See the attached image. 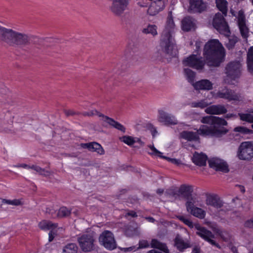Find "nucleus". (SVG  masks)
<instances>
[{"instance_id":"1","label":"nucleus","mask_w":253,"mask_h":253,"mask_svg":"<svg viewBox=\"0 0 253 253\" xmlns=\"http://www.w3.org/2000/svg\"><path fill=\"white\" fill-rule=\"evenodd\" d=\"M202 57L191 54L183 60L185 66H189L197 70H202L206 64L210 67H218L225 58V51L217 40H211L205 45Z\"/></svg>"},{"instance_id":"2","label":"nucleus","mask_w":253,"mask_h":253,"mask_svg":"<svg viewBox=\"0 0 253 253\" xmlns=\"http://www.w3.org/2000/svg\"><path fill=\"white\" fill-rule=\"evenodd\" d=\"M201 122L206 125H201L197 132L183 131L180 133L181 138L188 141H198L199 135L203 137H221L228 130L224 126L227 122L223 118L212 116H207L202 118Z\"/></svg>"},{"instance_id":"3","label":"nucleus","mask_w":253,"mask_h":253,"mask_svg":"<svg viewBox=\"0 0 253 253\" xmlns=\"http://www.w3.org/2000/svg\"><path fill=\"white\" fill-rule=\"evenodd\" d=\"M30 35L0 26V40L10 46L23 47L30 44Z\"/></svg>"},{"instance_id":"4","label":"nucleus","mask_w":253,"mask_h":253,"mask_svg":"<svg viewBox=\"0 0 253 253\" xmlns=\"http://www.w3.org/2000/svg\"><path fill=\"white\" fill-rule=\"evenodd\" d=\"M167 33L161 36L160 45L166 57L171 59L178 54V50L172 36H168Z\"/></svg>"},{"instance_id":"5","label":"nucleus","mask_w":253,"mask_h":253,"mask_svg":"<svg viewBox=\"0 0 253 253\" xmlns=\"http://www.w3.org/2000/svg\"><path fill=\"white\" fill-rule=\"evenodd\" d=\"M224 16V14L220 13H216L213 19L212 25L220 34L229 37L230 31Z\"/></svg>"},{"instance_id":"6","label":"nucleus","mask_w":253,"mask_h":253,"mask_svg":"<svg viewBox=\"0 0 253 253\" xmlns=\"http://www.w3.org/2000/svg\"><path fill=\"white\" fill-rule=\"evenodd\" d=\"M78 242L81 250L84 252H89L96 249V241L91 234H83L78 238Z\"/></svg>"},{"instance_id":"7","label":"nucleus","mask_w":253,"mask_h":253,"mask_svg":"<svg viewBox=\"0 0 253 253\" xmlns=\"http://www.w3.org/2000/svg\"><path fill=\"white\" fill-rule=\"evenodd\" d=\"M237 156L241 160H251L253 158V142H242L238 149Z\"/></svg>"},{"instance_id":"8","label":"nucleus","mask_w":253,"mask_h":253,"mask_svg":"<svg viewBox=\"0 0 253 253\" xmlns=\"http://www.w3.org/2000/svg\"><path fill=\"white\" fill-rule=\"evenodd\" d=\"M82 115L84 116L91 117L94 115H97L99 117L102 118V120L107 122L109 125L113 126V127L123 132H125L126 128L122 124L118 122L115 121L114 119L109 118L108 116H105L102 113L99 112L96 110H91L88 112H84L82 113Z\"/></svg>"},{"instance_id":"9","label":"nucleus","mask_w":253,"mask_h":253,"mask_svg":"<svg viewBox=\"0 0 253 253\" xmlns=\"http://www.w3.org/2000/svg\"><path fill=\"white\" fill-rule=\"evenodd\" d=\"M98 240L100 244L108 250L112 251L117 248V243L111 231L105 230L103 232Z\"/></svg>"},{"instance_id":"10","label":"nucleus","mask_w":253,"mask_h":253,"mask_svg":"<svg viewBox=\"0 0 253 253\" xmlns=\"http://www.w3.org/2000/svg\"><path fill=\"white\" fill-rule=\"evenodd\" d=\"M195 228L197 230L196 233L197 235L206 241L209 242L211 245L218 249H220V245L213 240V239L215 238V236L211 231L208 230L204 227H201L199 224L195 225Z\"/></svg>"},{"instance_id":"11","label":"nucleus","mask_w":253,"mask_h":253,"mask_svg":"<svg viewBox=\"0 0 253 253\" xmlns=\"http://www.w3.org/2000/svg\"><path fill=\"white\" fill-rule=\"evenodd\" d=\"M129 3V0H113L110 10L115 16H120L127 9Z\"/></svg>"},{"instance_id":"12","label":"nucleus","mask_w":253,"mask_h":253,"mask_svg":"<svg viewBox=\"0 0 253 253\" xmlns=\"http://www.w3.org/2000/svg\"><path fill=\"white\" fill-rule=\"evenodd\" d=\"M241 72V64L239 61H231L225 67V74L228 77L233 80L239 78Z\"/></svg>"},{"instance_id":"13","label":"nucleus","mask_w":253,"mask_h":253,"mask_svg":"<svg viewBox=\"0 0 253 253\" xmlns=\"http://www.w3.org/2000/svg\"><path fill=\"white\" fill-rule=\"evenodd\" d=\"M217 96L220 98L230 101L242 100V96L240 93H236L234 90L227 87H224L217 92Z\"/></svg>"},{"instance_id":"14","label":"nucleus","mask_w":253,"mask_h":253,"mask_svg":"<svg viewBox=\"0 0 253 253\" xmlns=\"http://www.w3.org/2000/svg\"><path fill=\"white\" fill-rule=\"evenodd\" d=\"M211 168L216 171L227 173L229 171L228 165L224 160L217 158H212L208 161Z\"/></svg>"},{"instance_id":"15","label":"nucleus","mask_w":253,"mask_h":253,"mask_svg":"<svg viewBox=\"0 0 253 253\" xmlns=\"http://www.w3.org/2000/svg\"><path fill=\"white\" fill-rule=\"evenodd\" d=\"M189 7L188 11L190 13H201L205 11L207 7L206 2L203 0H188Z\"/></svg>"},{"instance_id":"16","label":"nucleus","mask_w":253,"mask_h":253,"mask_svg":"<svg viewBox=\"0 0 253 253\" xmlns=\"http://www.w3.org/2000/svg\"><path fill=\"white\" fill-rule=\"evenodd\" d=\"M158 121L167 126L175 125L178 123L177 120L173 115L163 110L159 111Z\"/></svg>"},{"instance_id":"17","label":"nucleus","mask_w":253,"mask_h":253,"mask_svg":"<svg viewBox=\"0 0 253 253\" xmlns=\"http://www.w3.org/2000/svg\"><path fill=\"white\" fill-rule=\"evenodd\" d=\"M238 25L242 38L247 40L249 36V29L246 25L245 16L240 12L238 17Z\"/></svg>"},{"instance_id":"18","label":"nucleus","mask_w":253,"mask_h":253,"mask_svg":"<svg viewBox=\"0 0 253 253\" xmlns=\"http://www.w3.org/2000/svg\"><path fill=\"white\" fill-rule=\"evenodd\" d=\"M173 241L174 247L180 252H183L186 249L192 247L189 241L184 240L179 234L176 235Z\"/></svg>"},{"instance_id":"19","label":"nucleus","mask_w":253,"mask_h":253,"mask_svg":"<svg viewBox=\"0 0 253 253\" xmlns=\"http://www.w3.org/2000/svg\"><path fill=\"white\" fill-rule=\"evenodd\" d=\"M167 0H155L148 8L147 12L150 15H155L165 7Z\"/></svg>"},{"instance_id":"20","label":"nucleus","mask_w":253,"mask_h":253,"mask_svg":"<svg viewBox=\"0 0 253 253\" xmlns=\"http://www.w3.org/2000/svg\"><path fill=\"white\" fill-rule=\"evenodd\" d=\"M81 146L84 149H87L90 151L96 152L101 155L105 154V151L102 146L96 142L81 143Z\"/></svg>"},{"instance_id":"21","label":"nucleus","mask_w":253,"mask_h":253,"mask_svg":"<svg viewBox=\"0 0 253 253\" xmlns=\"http://www.w3.org/2000/svg\"><path fill=\"white\" fill-rule=\"evenodd\" d=\"M205 112L210 115H221L225 114L227 110L223 105H213L207 107Z\"/></svg>"},{"instance_id":"22","label":"nucleus","mask_w":253,"mask_h":253,"mask_svg":"<svg viewBox=\"0 0 253 253\" xmlns=\"http://www.w3.org/2000/svg\"><path fill=\"white\" fill-rule=\"evenodd\" d=\"M193 86L196 90H210L213 88V84L209 80L203 79L193 84Z\"/></svg>"},{"instance_id":"23","label":"nucleus","mask_w":253,"mask_h":253,"mask_svg":"<svg viewBox=\"0 0 253 253\" xmlns=\"http://www.w3.org/2000/svg\"><path fill=\"white\" fill-rule=\"evenodd\" d=\"M208 157L206 155L197 152H195L192 157V162L196 165L200 167H203L206 165V162Z\"/></svg>"},{"instance_id":"24","label":"nucleus","mask_w":253,"mask_h":253,"mask_svg":"<svg viewBox=\"0 0 253 253\" xmlns=\"http://www.w3.org/2000/svg\"><path fill=\"white\" fill-rule=\"evenodd\" d=\"M195 20L190 17H185L182 20V29L183 31L188 32L194 29L195 26Z\"/></svg>"},{"instance_id":"25","label":"nucleus","mask_w":253,"mask_h":253,"mask_svg":"<svg viewBox=\"0 0 253 253\" xmlns=\"http://www.w3.org/2000/svg\"><path fill=\"white\" fill-rule=\"evenodd\" d=\"M206 204L216 209L220 208L223 206L222 201L216 195H211L207 197Z\"/></svg>"},{"instance_id":"26","label":"nucleus","mask_w":253,"mask_h":253,"mask_svg":"<svg viewBox=\"0 0 253 253\" xmlns=\"http://www.w3.org/2000/svg\"><path fill=\"white\" fill-rule=\"evenodd\" d=\"M174 27L175 24L172 16H169L167 19L165 28L163 31L161 36H163L164 35H165V32L167 33V34H168V36L169 35V36H172V34L173 32Z\"/></svg>"},{"instance_id":"27","label":"nucleus","mask_w":253,"mask_h":253,"mask_svg":"<svg viewBox=\"0 0 253 253\" xmlns=\"http://www.w3.org/2000/svg\"><path fill=\"white\" fill-rule=\"evenodd\" d=\"M193 192V187L191 185H187L185 184L181 185L179 188L178 192L183 195L187 199L192 197V193Z\"/></svg>"},{"instance_id":"28","label":"nucleus","mask_w":253,"mask_h":253,"mask_svg":"<svg viewBox=\"0 0 253 253\" xmlns=\"http://www.w3.org/2000/svg\"><path fill=\"white\" fill-rule=\"evenodd\" d=\"M30 44L33 43L38 46H44L46 45L45 42H49L50 40L49 38H41L38 37L30 35Z\"/></svg>"},{"instance_id":"29","label":"nucleus","mask_w":253,"mask_h":253,"mask_svg":"<svg viewBox=\"0 0 253 253\" xmlns=\"http://www.w3.org/2000/svg\"><path fill=\"white\" fill-rule=\"evenodd\" d=\"M38 226L39 228L43 230H53L57 227L58 224L52 223L51 221L46 220H43L40 222Z\"/></svg>"},{"instance_id":"30","label":"nucleus","mask_w":253,"mask_h":253,"mask_svg":"<svg viewBox=\"0 0 253 253\" xmlns=\"http://www.w3.org/2000/svg\"><path fill=\"white\" fill-rule=\"evenodd\" d=\"M152 248L159 249L165 253H169L166 244L163 243L159 241L157 239H152L151 243Z\"/></svg>"},{"instance_id":"31","label":"nucleus","mask_w":253,"mask_h":253,"mask_svg":"<svg viewBox=\"0 0 253 253\" xmlns=\"http://www.w3.org/2000/svg\"><path fill=\"white\" fill-rule=\"evenodd\" d=\"M247 63L249 71L253 74V46L249 48L248 52Z\"/></svg>"},{"instance_id":"32","label":"nucleus","mask_w":253,"mask_h":253,"mask_svg":"<svg viewBox=\"0 0 253 253\" xmlns=\"http://www.w3.org/2000/svg\"><path fill=\"white\" fill-rule=\"evenodd\" d=\"M216 6L222 12L221 14L225 16L227 15V2L226 0H216Z\"/></svg>"},{"instance_id":"33","label":"nucleus","mask_w":253,"mask_h":253,"mask_svg":"<svg viewBox=\"0 0 253 253\" xmlns=\"http://www.w3.org/2000/svg\"><path fill=\"white\" fill-rule=\"evenodd\" d=\"M184 74L188 82L193 85L194 84L195 78L196 73L192 70L188 68H185L184 69Z\"/></svg>"},{"instance_id":"34","label":"nucleus","mask_w":253,"mask_h":253,"mask_svg":"<svg viewBox=\"0 0 253 253\" xmlns=\"http://www.w3.org/2000/svg\"><path fill=\"white\" fill-rule=\"evenodd\" d=\"M78 247L75 243L67 244L63 249V253H77Z\"/></svg>"},{"instance_id":"35","label":"nucleus","mask_w":253,"mask_h":253,"mask_svg":"<svg viewBox=\"0 0 253 253\" xmlns=\"http://www.w3.org/2000/svg\"><path fill=\"white\" fill-rule=\"evenodd\" d=\"M71 213V210L66 207H61L57 211V218H64L69 216Z\"/></svg>"},{"instance_id":"36","label":"nucleus","mask_w":253,"mask_h":253,"mask_svg":"<svg viewBox=\"0 0 253 253\" xmlns=\"http://www.w3.org/2000/svg\"><path fill=\"white\" fill-rule=\"evenodd\" d=\"M190 213L200 219L204 218L206 215V211L198 207H196L194 210H192Z\"/></svg>"},{"instance_id":"37","label":"nucleus","mask_w":253,"mask_h":253,"mask_svg":"<svg viewBox=\"0 0 253 253\" xmlns=\"http://www.w3.org/2000/svg\"><path fill=\"white\" fill-rule=\"evenodd\" d=\"M157 29V27L155 25L150 24L146 28L142 30V33L146 34H151L153 36H155L158 34Z\"/></svg>"},{"instance_id":"38","label":"nucleus","mask_w":253,"mask_h":253,"mask_svg":"<svg viewBox=\"0 0 253 253\" xmlns=\"http://www.w3.org/2000/svg\"><path fill=\"white\" fill-rule=\"evenodd\" d=\"M238 41V38L236 36H231L229 37L227 42L225 43L226 47L229 49H233L236 43Z\"/></svg>"},{"instance_id":"39","label":"nucleus","mask_w":253,"mask_h":253,"mask_svg":"<svg viewBox=\"0 0 253 253\" xmlns=\"http://www.w3.org/2000/svg\"><path fill=\"white\" fill-rule=\"evenodd\" d=\"M121 141L123 142L128 146L132 145L134 143V138L128 135H124L119 138Z\"/></svg>"},{"instance_id":"40","label":"nucleus","mask_w":253,"mask_h":253,"mask_svg":"<svg viewBox=\"0 0 253 253\" xmlns=\"http://www.w3.org/2000/svg\"><path fill=\"white\" fill-rule=\"evenodd\" d=\"M238 116L242 121L253 123V115L252 114L239 113Z\"/></svg>"},{"instance_id":"41","label":"nucleus","mask_w":253,"mask_h":253,"mask_svg":"<svg viewBox=\"0 0 253 253\" xmlns=\"http://www.w3.org/2000/svg\"><path fill=\"white\" fill-rule=\"evenodd\" d=\"M186 203L187 211L191 213L192 210H194L196 207L194 206L195 201L193 197H190Z\"/></svg>"},{"instance_id":"42","label":"nucleus","mask_w":253,"mask_h":253,"mask_svg":"<svg viewBox=\"0 0 253 253\" xmlns=\"http://www.w3.org/2000/svg\"><path fill=\"white\" fill-rule=\"evenodd\" d=\"M2 203L6 204L8 205H11L13 206H20L22 205L21 201L19 199H14L12 200L3 199L2 201Z\"/></svg>"},{"instance_id":"43","label":"nucleus","mask_w":253,"mask_h":253,"mask_svg":"<svg viewBox=\"0 0 253 253\" xmlns=\"http://www.w3.org/2000/svg\"><path fill=\"white\" fill-rule=\"evenodd\" d=\"M234 131L235 132H239L243 134H251L253 130L248 129L244 126H237L234 128Z\"/></svg>"},{"instance_id":"44","label":"nucleus","mask_w":253,"mask_h":253,"mask_svg":"<svg viewBox=\"0 0 253 253\" xmlns=\"http://www.w3.org/2000/svg\"><path fill=\"white\" fill-rule=\"evenodd\" d=\"M177 217L178 219L183 222L185 224H186L189 227H193L192 222L189 219L186 218L185 216L183 215H179L177 216Z\"/></svg>"},{"instance_id":"45","label":"nucleus","mask_w":253,"mask_h":253,"mask_svg":"<svg viewBox=\"0 0 253 253\" xmlns=\"http://www.w3.org/2000/svg\"><path fill=\"white\" fill-rule=\"evenodd\" d=\"M193 106L194 107L204 108L208 106V103L204 101H201L199 102L193 103Z\"/></svg>"},{"instance_id":"46","label":"nucleus","mask_w":253,"mask_h":253,"mask_svg":"<svg viewBox=\"0 0 253 253\" xmlns=\"http://www.w3.org/2000/svg\"><path fill=\"white\" fill-rule=\"evenodd\" d=\"M149 147L150 148L151 150L152 151V152H148V153L150 155H154L155 156H159V155H161V154H162V153L161 152H160L159 151H158L157 149H156L154 146L149 145Z\"/></svg>"},{"instance_id":"47","label":"nucleus","mask_w":253,"mask_h":253,"mask_svg":"<svg viewBox=\"0 0 253 253\" xmlns=\"http://www.w3.org/2000/svg\"><path fill=\"white\" fill-rule=\"evenodd\" d=\"M64 113L67 117H69L71 116H74L75 115H79L81 113L79 112H75L73 110H64Z\"/></svg>"},{"instance_id":"48","label":"nucleus","mask_w":253,"mask_h":253,"mask_svg":"<svg viewBox=\"0 0 253 253\" xmlns=\"http://www.w3.org/2000/svg\"><path fill=\"white\" fill-rule=\"evenodd\" d=\"M46 212L50 214L51 217L53 218H57V211L54 209L47 208L46 209Z\"/></svg>"},{"instance_id":"49","label":"nucleus","mask_w":253,"mask_h":253,"mask_svg":"<svg viewBox=\"0 0 253 253\" xmlns=\"http://www.w3.org/2000/svg\"><path fill=\"white\" fill-rule=\"evenodd\" d=\"M149 247V244L146 240H141L139 242V247L137 248V249H142V248H145Z\"/></svg>"},{"instance_id":"50","label":"nucleus","mask_w":253,"mask_h":253,"mask_svg":"<svg viewBox=\"0 0 253 253\" xmlns=\"http://www.w3.org/2000/svg\"><path fill=\"white\" fill-rule=\"evenodd\" d=\"M244 226L250 228H253V217L245 222Z\"/></svg>"},{"instance_id":"51","label":"nucleus","mask_w":253,"mask_h":253,"mask_svg":"<svg viewBox=\"0 0 253 253\" xmlns=\"http://www.w3.org/2000/svg\"><path fill=\"white\" fill-rule=\"evenodd\" d=\"M31 169H34V170L36 171L37 172H39L40 174L42 173V171H44V169H42L40 167L36 165H32L31 167Z\"/></svg>"},{"instance_id":"52","label":"nucleus","mask_w":253,"mask_h":253,"mask_svg":"<svg viewBox=\"0 0 253 253\" xmlns=\"http://www.w3.org/2000/svg\"><path fill=\"white\" fill-rule=\"evenodd\" d=\"M15 167L17 168H23L24 169H31V167L27 164H18L17 165L14 166Z\"/></svg>"},{"instance_id":"53","label":"nucleus","mask_w":253,"mask_h":253,"mask_svg":"<svg viewBox=\"0 0 253 253\" xmlns=\"http://www.w3.org/2000/svg\"><path fill=\"white\" fill-rule=\"evenodd\" d=\"M126 215L128 216H132L133 217H135L137 216L136 212L133 211H129L126 213Z\"/></svg>"},{"instance_id":"54","label":"nucleus","mask_w":253,"mask_h":253,"mask_svg":"<svg viewBox=\"0 0 253 253\" xmlns=\"http://www.w3.org/2000/svg\"><path fill=\"white\" fill-rule=\"evenodd\" d=\"M134 141H135V142L138 143L140 144V146H141V147L144 146L145 145L144 142H143L139 138H137V137L134 138Z\"/></svg>"},{"instance_id":"55","label":"nucleus","mask_w":253,"mask_h":253,"mask_svg":"<svg viewBox=\"0 0 253 253\" xmlns=\"http://www.w3.org/2000/svg\"><path fill=\"white\" fill-rule=\"evenodd\" d=\"M171 163L175 164L176 165H179L181 164V161L179 160L173 159L172 158L171 160H170V162Z\"/></svg>"},{"instance_id":"56","label":"nucleus","mask_w":253,"mask_h":253,"mask_svg":"<svg viewBox=\"0 0 253 253\" xmlns=\"http://www.w3.org/2000/svg\"><path fill=\"white\" fill-rule=\"evenodd\" d=\"M51 172L50 171L46 170L44 169V171H42V173H41V175H42L44 176H49L51 174Z\"/></svg>"},{"instance_id":"57","label":"nucleus","mask_w":253,"mask_h":253,"mask_svg":"<svg viewBox=\"0 0 253 253\" xmlns=\"http://www.w3.org/2000/svg\"><path fill=\"white\" fill-rule=\"evenodd\" d=\"M135 247L134 246H132V247H128V248H124L123 249V250L124 252H130L133 250H135Z\"/></svg>"},{"instance_id":"58","label":"nucleus","mask_w":253,"mask_h":253,"mask_svg":"<svg viewBox=\"0 0 253 253\" xmlns=\"http://www.w3.org/2000/svg\"><path fill=\"white\" fill-rule=\"evenodd\" d=\"M52 233H53L52 231H50L48 234V235H49L48 241L49 242H51L54 238Z\"/></svg>"},{"instance_id":"59","label":"nucleus","mask_w":253,"mask_h":253,"mask_svg":"<svg viewBox=\"0 0 253 253\" xmlns=\"http://www.w3.org/2000/svg\"><path fill=\"white\" fill-rule=\"evenodd\" d=\"M192 253H200V248L196 246L192 250Z\"/></svg>"},{"instance_id":"60","label":"nucleus","mask_w":253,"mask_h":253,"mask_svg":"<svg viewBox=\"0 0 253 253\" xmlns=\"http://www.w3.org/2000/svg\"><path fill=\"white\" fill-rule=\"evenodd\" d=\"M215 232L219 234L220 236H222V231L216 226V225H215Z\"/></svg>"},{"instance_id":"61","label":"nucleus","mask_w":253,"mask_h":253,"mask_svg":"<svg viewBox=\"0 0 253 253\" xmlns=\"http://www.w3.org/2000/svg\"><path fill=\"white\" fill-rule=\"evenodd\" d=\"M159 157H160L162 158L165 159L169 162H170V160H171L172 159V158H169V157H168L166 156H162V154H161V155H159Z\"/></svg>"},{"instance_id":"62","label":"nucleus","mask_w":253,"mask_h":253,"mask_svg":"<svg viewBox=\"0 0 253 253\" xmlns=\"http://www.w3.org/2000/svg\"><path fill=\"white\" fill-rule=\"evenodd\" d=\"M240 187V191L242 193H244L245 192V188L242 185H237Z\"/></svg>"},{"instance_id":"63","label":"nucleus","mask_w":253,"mask_h":253,"mask_svg":"<svg viewBox=\"0 0 253 253\" xmlns=\"http://www.w3.org/2000/svg\"><path fill=\"white\" fill-rule=\"evenodd\" d=\"M235 116H236V115H234L233 114H228L226 115L225 118L229 119L231 117H235Z\"/></svg>"},{"instance_id":"64","label":"nucleus","mask_w":253,"mask_h":253,"mask_svg":"<svg viewBox=\"0 0 253 253\" xmlns=\"http://www.w3.org/2000/svg\"><path fill=\"white\" fill-rule=\"evenodd\" d=\"M231 250L233 253H238V250L235 247H232L231 248Z\"/></svg>"}]
</instances>
